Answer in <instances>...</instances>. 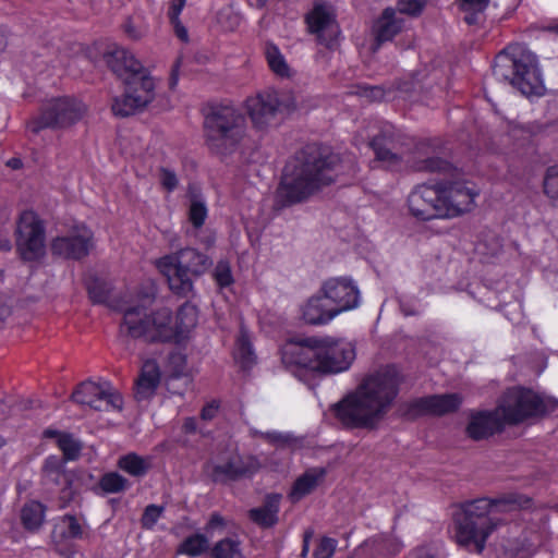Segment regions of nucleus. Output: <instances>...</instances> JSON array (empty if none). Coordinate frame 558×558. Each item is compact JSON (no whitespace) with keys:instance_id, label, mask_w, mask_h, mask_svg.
I'll use <instances>...</instances> for the list:
<instances>
[{"instance_id":"obj_27","label":"nucleus","mask_w":558,"mask_h":558,"mask_svg":"<svg viewBox=\"0 0 558 558\" xmlns=\"http://www.w3.org/2000/svg\"><path fill=\"white\" fill-rule=\"evenodd\" d=\"M160 383V369L158 364L153 361H146L141 369V374L136 380L135 396L138 400L150 398Z\"/></svg>"},{"instance_id":"obj_15","label":"nucleus","mask_w":558,"mask_h":558,"mask_svg":"<svg viewBox=\"0 0 558 558\" xmlns=\"http://www.w3.org/2000/svg\"><path fill=\"white\" fill-rule=\"evenodd\" d=\"M480 191L473 183L452 181L440 184V203L442 218L458 217L471 211Z\"/></svg>"},{"instance_id":"obj_26","label":"nucleus","mask_w":558,"mask_h":558,"mask_svg":"<svg viewBox=\"0 0 558 558\" xmlns=\"http://www.w3.org/2000/svg\"><path fill=\"white\" fill-rule=\"evenodd\" d=\"M333 311L320 293L312 296L302 306V319L310 325H325L336 317Z\"/></svg>"},{"instance_id":"obj_39","label":"nucleus","mask_w":558,"mask_h":558,"mask_svg":"<svg viewBox=\"0 0 558 558\" xmlns=\"http://www.w3.org/2000/svg\"><path fill=\"white\" fill-rule=\"evenodd\" d=\"M208 216V209L205 202L196 196H193L190 201L187 217L189 221L195 229H199L204 226L205 220Z\"/></svg>"},{"instance_id":"obj_37","label":"nucleus","mask_w":558,"mask_h":558,"mask_svg":"<svg viewBox=\"0 0 558 558\" xmlns=\"http://www.w3.org/2000/svg\"><path fill=\"white\" fill-rule=\"evenodd\" d=\"M234 359L242 367H250L254 362V352L250 342L248 333L245 329H241L234 349Z\"/></svg>"},{"instance_id":"obj_29","label":"nucleus","mask_w":558,"mask_h":558,"mask_svg":"<svg viewBox=\"0 0 558 558\" xmlns=\"http://www.w3.org/2000/svg\"><path fill=\"white\" fill-rule=\"evenodd\" d=\"M280 495H268L263 506L250 510V519L262 527H270L278 521Z\"/></svg>"},{"instance_id":"obj_59","label":"nucleus","mask_w":558,"mask_h":558,"mask_svg":"<svg viewBox=\"0 0 558 558\" xmlns=\"http://www.w3.org/2000/svg\"><path fill=\"white\" fill-rule=\"evenodd\" d=\"M222 523V518L218 514H213L209 520V526H215Z\"/></svg>"},{"instance_id":"obj_51","label":"nucleus","mask_w":558,"mask_h":558,"mask_svg":"<svg viewBox=\"0 0 558 558\" xmlns=\"http://www.w3.org/2000/svg\"><path fill=\"white\" fill-rule=\"evenodd\" d=\"M360 97H363L369 101L383 100L385 98V90L380 86H357L355 92Z\"/></svg>"},{"instance_id":"obj_10","label":"nucleus","mask_w":558,"mask_h":558,"mask_svg":"<svg viewBox=\"0 0 558 558\" xmlns=\"http://www.w3.org/2000/svg\"><path fill=\"white\" fill-rule=\"evenodd\" d=\"M556 404L531 389L513 387L508 389L496 408L502 425H517L529 418L554 411Z\"/></svg>"},{"instance_id":"obj_14","label":"nucleus","mask_w":558,"mask_h":558,"mask_svg":"<svg viewBox=\"0 0 558 558\" xmlns=\"http://www.w3.org/2000/svg\"><path fill=\"white\" fill-rule=\"evenodd\" d=\"M72 399L96 411H120L123 407L121 395L108 381H84L72 393Z\"/></svg>"},{"instance_id":"obj_2","label":"nucleus","mask_w":558,"mask_h":558,"mask_svg":"<svg viewBox=\"0 0 558 558\" xmlns=\"http://www.w3.org/2000/svg\"><path fill=\"white\" fill-rule=\"evenodd\" d=\"M341 172L340 158L328 148L306 146L290 160L276 191L275 205L289 207L308 199Z\"/></svg>"},{"instance_id":"obj_56","label":"nucleus","mask_w":558,"mask_h":558,"mask_svg":"<svg viewBox=\"0 0 558 558\" xmlns=\"http://www.w3.org/2000/svg\"><path fill=\"white\" fill-rule=\"evenodd\" d=\"M219 404L217 402H210L205 405L201 412V417L204 421L213 420L218 413Z\"/></svg>"},{"instance_id":"obj_63","label":"nucleus","mask_w":558,"mask_h":558,"mask_svg":"<svg viewBox=\"0 0 558 558\" xmlns=\"http://www.w3.org/2000/svg\"><path fill=\"white\" fill-rule=\"evenodd\" d=\"M44 435H45L46 437H49V438H50V437H58V438H59V435H61V434H60V433H58V432H56V430H52V429H46V430L44 432Z\"/></svg>"},{"instance_id":"obj_40","label":"nucleus","mask_w":558,"mask_h":558,"mask_svg":"<svg viewBox=\"0 0 558 558\" xmlns=\"http://www.w3.org/2000/svg\"><path fill=\"white\" fill-rule=\"evenodd\" d=\"M99 484L102 490L109 494L120 493L129 486L128 480L117 472L105 474Z\"/></svg>"},{"instance_id":"obj_34","label":"nucleus","mask_w":558,"mask_h":558,"mask_svg":"<svg viewBox=\"0 0 558 558\" xmlns=\"http://www.w3.org/2000/svg\"><path fill=\"white\" fill-rule=\"evenodd\" d=\"M213 558H245L241 543L235 537H226L217 542L210 550Z\"/></svg>"},{"instance_id":"obj_47","label":"nucleus","mask_w":558,"mask_h":558,"mask_svg":"<svg viewBox=\"0 0 558 558\" xmlns=\"http://www.w3.org/2000/svg\"><path fill=\"white\" fill-rule=\"evenodd\" d=\"M426 7V0H398L395 10L401 16L407 14L410 16L420 15Z\"/></svg>"},{"instance_id":"obj_18","label":"nucleus","mask_w":558,"mask_h":558,"mask_svg":"<svg viewBox=\"0 0 558 558\" xmlns=\"http://www.w3.org/2000/svg\"><path fill=\"white\" fill-rule=\"evenodd\" d=\"M440 203V185H417L409 194L408 206L410 213L421 220L442 218Z\"/></svg>"},{"instance_id":"obj_8","label":"nucleus","mask_w":558,"mask_h":558,"mask_svg":"<svg viewBox=\"0 0 558 558\" xmlns=\"http://www.w3.org/2000/svg\"><path fill=\"white\" fill-rule=\"evenodd\" d=\"M494 74L509 81L524 96H541L544 92L537 58L531 51L518 49L512 56L498 54Z\"/></svg>"},{"instance_id":"obj_58","label":"nucleus","mask_w":558,"mask_h":558,"mask_svg":"<svg viewBox=\"0 0 558 558\" xmlns=\"http://www.w3.org/2000/svg\"><path fill=\"white\" fill-rule=\"evenodd\" d=\"M12 247L11 241L9 239L0 240V251L8 252Z\"/></svg>"},{"instance_id":"obj_32","label":"nucleus","mask_w":558,"mask_h":558,"mask_svg":"<svg viewBox=\"0 0 558 558\" xmlns=\"http://www.w3.org/2000/svg\"><path fill=\"white\" fill-rule=\"evenodd\" d=\"M46 509L39 501H28L21 510V521L23 526L31 532L39 530L45 521Z\"/></svg>"},{"instance_id":"obj_35","label":"nucleus","mask_w":558,"mask_h":558,"mask_svg":"<svg viewBox=\"0 0 558 558\" xmlns=\"http://www.w3.org/2000/svg\"><path fill=\"white\" fill-rule=\"evenodd\" d=\"M412 168L423 172L451 173L456 169L452 165L436 156L418 157L412 162Z\"/></svg>"},{"instance_id":"obj_12","label":"nucleus","mask_w":558,"mask_h":558,"mask_svg":"<svg viewBox=\"0 0 558 558\" xmlns=\"http://www.w3.org/2000/svg\"><path fill=\"white\" fill-rule=\"evenodd\" d=\"M14 235L16 252L23 260L35 262L45 255V227L34 211L25 210L20 215Z\"/></svg>"},{"instance_id":"obj_50","label":"nucleus","mask_w":558,"mask_h":558,"mask_svg":"<svg viewBox=\"0 0 558 558\" xmlns=\"http://www.w3.org/2000/svg\"><path fill=\"white\" fill-rule=\"evenodd\" d=\"M337 542L330 537H323L316 549L314 550V558H331L335 554Z\"/></svg>"},{"instance_id":"obj_45","label":"nucleus","mask_w":558,"mask_h":558,"mask_svg":"<svg viewBox=\"0 0 558 558\" xmlns=\"http://www.w3.org/2000/svg\"><path fill=\"white\" fill-rule=\"evenodd\" d=\"M58 446L65 460H75L81 452V444L69 434L59 435Z\"/></svg>"},{"instance_id":"obj_3","label":"nucleus","mask_w":558,"mask_h":558,"mask_svg":"<svg viewBox=\"0 0 558 558\" xmlns=\"http://www.w3.org/2000/svg\"><path fill=\"white\" fill-rule=\"evenodd\" d=\"M531 505L530 497L518 493L468 501L453 514L454 541L460 547L481 554L490 534L502 523L496 514L526 509Z\"/></svg>"},{"instance_id":"obj_64","label":"nucleus","mask_w":558,"mask_h":558,"mask_svg":"<svg viewBox=\"0 0 558 558\" xmlns=\"http://www.w3.org/2000/svg\"><path fill=\"white\" fill-rule=\"evenodd\" d=\"M7 40L5 36L2 32H0V52H2L5 49Z\"/></svg>"},{"instance_id":"obj_11","label":"nucleus","mask_w":558,"mask_h":558,"mask_svg":"<svg viewBox=\"0 0 558 558\" xmlns=\"http://www.w3.org/2000/svg\"><path fill=\"white\" fill-rule=\"evenodd\" d=\"M86 112V105L75 97H53L43 104L39 114L29 120L27 128L33 133L44 129L65 130L80 122Z\"/></svg>"},{"instance_id":"obj_17","label":"nucleus","mask_w":558,"mask_h":558,"mask_svg":"<svg viewBox=\"0 0 558 558\" xmlns=\"http://www.w3.org/2000/svg\"><path fill=\"white\" fill-rule=\"evenodd\" d=\"M319 292L336 311V315L356 308L361 302L360 290L349 277L329 278L323 283Z\"/></svg>"},{"instance_id":"obj_38","label":"nucleus","mask_w":558,"mask_h":558,"mask_svg":"<svg viewBox=\"0 0 558 558\" xmlns=\"http://www.w3.org/2000/svg\"><path fill=\"white\" fill-rule=\"evenodd\" d=\"M185 3L186 0H170L168 10V17L173 26L174 33L182 41H187L189 39L187 31L179 19Z\"/></svg>"},{"instance_id":"obj_6","label":"nucleus","mask_w":558,"mask_h":558,"mask_svg":"<svg viewBox=\"0 0 558 558\" xmlns=\"http://www.w3.org/2000/svg\"><path fill=\"white\" fill-rule=\"evenodd\" d=\"M206 143L220 156L233 154L246 134L245 117L233 106H217L206 116Z\"/></svg>"},{"instance_id":"obj_60","label":"nucleus","mask_w":558,"mask_h":558,"mask_svg":"<svg viewBox=\"0 0 558 558\" xmlns=\"http://www.w3.org/2000/svg\"><path fill=\"white\" fill-rule=\"evenodd\" d=\"M8 414V405L0 401V421L3 420Z\"/></svg>"},{"instance_id":"obj_41","label":"nucleus","mask_w":558,"mask_h":558,"mask_svg":"<svg viewBox=\"0 0 558 558\" xmlns=\"http://www.w3.org/2000/svg\"><path fill=\"white\" fill-rule=\"evenodd\" d=\"M86 288L89 298L94 303L106 302L109 294V288L104 280L90 276L86 279Z\"/></svg>"},{"instance_id":"obj_28","label":"nucleus","mask_w":558,"mask_h":558,"mask_svg":"<svg viewBox=\"0 0 558 558\" xmlns=\"http://www.w3.org/2000/svg\"><path fill=\"white\" fill-rule=\"evenodd\" d=\"M404 27V20L393 8H387L375 24V36L378 43L391 40Z\"/></svg>"},{"instance_id":"obj_61","label":"nucleus","mask_w":558,"mask_h":558,"mask_svg":"<svg viewBox=\"0 0 558 558\" xmlns=\"http://www.w3.org/2000/svg\"><path fill=\"white\" fill-rule=\"evenodd\" d=\"M8 166L13 169H19L21 167V161L19 159L12 158L8 161Z\"/></svg>"},{"instance_id":"obj_4","label":"nucleus","mask_w":558,"mask_h":558,"mask_svg":"<svg viewBox=\"0 0 558 558\" xmlns=\"http://www.w3.org/2000/svg\"><path fill=\"white\" fill-rule=\"evenodd\" d=\"M281 360L292 373L306 371L317 375H337L351 367L355 348L342 338L314 336L286 343Z\"/></svg>"},{"instance_id":"obj_13","label":"nucleus","mask_w":558,"mask_h":558,"mask_svg":"<svg viewBox=\"0 0 558 558\" xmlns=\"http://www.w3.org/2000/svg\"><path fill=\"white\" fill-rule=\"evenodd\" d=\"M155 81L147 73H140L126 81L124 94L114 97L111 110L117 117H129L144 110L156 96Z\"/></svg>"},{"instance_id":"obj_31","label":"nucleus","mask_w":558,"mask_h":558,"mask_svg":"<svg viewBox=\"0 0 558 558\" xmlns=\"http://www.w3.org/2000/svg\"><path fill=\"white\" fill-rule=\"evenodd\" d=\"M118 466L134 477H142L150 470L151 458L131 452L119 459Z\"/></svg>"},{"instance_id":"obj_7","label":"nucleus","mask_w":558,"mask_h":558,"mask_svg":"<svg viewBox=\"0 0 558 558\" xmlns=\"http://www.w3.org/2000/svg\"><path fill=\"white\" fill-rule=\"evenodd\" d=\"M210 265L211 260L207 255L190 247L166 255L156 263L158 270L167 278L171 291L181 296L192 294V277L202 276Z\"/></svg>"},{"instance_id":"obj_49","label":"nucleus","mask_w":558,"mask_h":558,"mask_svg":"<svg viewBox=\"0 0 558 558\" xmlns=\"http://www.w3.org/2000/svg\"><path fill=\"white\" fill-rule=\"evenodd\" d=\"M165 508L162 506L149 505L145 508L142 515L141 522L144 529L150 530L155 526L157 521L163 513Z\"/></svg>"},{"instance_id":"obj_23","label":"nucleus","mask_w":558,"mask_h":558,"mask_svg":"<svg viewBox=\"0 0 558 558\" xmlns=\"http://www.w3.org/2000/svg\"><path fill=\"white\" fill-rule=\"evenodd\" d=\"M107 65L120 77L125 81L140 73L147 72L141 62L126 49L116 47L105 54Z\"/></svg>"},{"instance_id":"obj_52","label":"nucleus","mask_w":558,"mask_h":558,"mask_svg":"<svg viewBox=\"0 0 558 558\" xmlns=\"http://www.w3.org/2000/svg\"><path fill=\"white\" fill-rule=\"evenodd\" d=\"M159 181L163 189L172 192L177 189L179 180L177 174L168 168H161L159 171Z\"/></svg>"},{"instance_id":"obj_21","label":"nucleus","mask_w":558,"mask_h":558,"mask_svg":"<svg viewBox=\"0 0 558 558\" xmlns=\"http://www.w3.org/2000/svg\"><path fill=\"white\" fill-rule=\"evenodd\" d=\"M260 464L254 457H241L236 452L220 458L213 466V475L216 481L223 478H236L253 474Z\"/></svg>"},{"instance_id":"obj_48","label":"nucleus","mask_w":558,"mask_h":558,"mask_svg":"<svg viewBox=\"0 0 558 558\" xmlns=\"http://www.w3.org/2000/svg\"><path fill=\"white\" fill-rule=\"evenodd\" d=\"M544 192L554 201H558V168L551 167L544 178Z\"/></svg>"},{"instance_id":"obj_20","label":"nucleus","mask_w":558,"mask_h":558,"mask_svg":"<svg viewBox=\"0 0 558 558\" xmlns=\"http://www.w3.org/2000/svg\"><path fill=\"white\" fill-rule=\"evenodd\" d=\"M462 399L458 393L435 395L415 399L409 403L407 414L411 417L420 415H444L459 409Z\"/></svg>"},{"instance_id":"obj_5","label":"nucleus","mask_w":558,"mask_h":558,"mask_svg":"<svg viewBox=\"0 0 558 558\" xmlns=\"http://www.w3.org/2000/svg\"><path fill=\"white\" fill-rule=\"evenodd\" d=\"M151 303L153 296L146 295L140 304L124 311L122 327L128 335L151 342H180L197 324V308L190 303L183 304L174 317L167 307L148 313Z\"/></svg>"},{"instance_id":"obj_53","label":"nucleus","mask_w":558,"mask_h":558,"mask_svg":"<svg viewBox=\"0 0 558 558\" xmlns=\"http://www.w3.org/2000/svg\"><path fill=\"white\" fill-rule=\"evenodd\" d=\"M4 281V274L0 269V288ZM11 313V295L0 289V322L8 317Z\"/></svg>"},{"instance_id":"obj_42","label":"nucleus","mask_w":558,"mask_h":558,"mask_svg":"<svg viewBox=\"0 0 558 558\" xmlns=\"http://www.w3.org/2000/svg\"><path fill=\"white\" fill-rule=\"evenodd\" d=\"M213 278L219 288L230 287L233 282L231 265L227 259L219 260L213 271Z\"/></svg>"},{"instance_id":"obj_1","label":"nucleus","mask_w":558,"mask_h":558,"mask_svg":"<svg viewBox=\"0 0 558 558\" xmlns=\"http://www.w3.org/2000/svg\"><path fill=\"white\" fill-rule=\"evenodd\" d=\"M399 385V374L392 366L368 374L354 391L335 404V415L347 427L376 429L391 410Z\"/></svg>"},{"instance_id":"obj_44","label":"nucleus","mask_w":558,"mask_h":558,"mask_svg":"<svg viewBox=\"0 0 558 558\" xmlns=\"http://www.w3.org/2000/svg\"><path fill=\"white\" fill-rule=\"evenodd\" d=\"M488 4V0H462L461 9L466 12L464 21L472 25L477 23L478 14L482 13Z\"/></svg>"},{"instance_id":"obj_24","label":"nucleus","mask_w":558,"mask_h":558,"mask_svg":"<svg viewBox=\"0 0 558 558\" xmlns=\"http://www.w3.org/2000/svg\"><path fill=\"white\" fill-rule=\"evenodd\" d=\"M87 526L74 515L65 514L54 525L52 541L58 550L63 554L62 545L70 539H83L87 536Z\"/></svg>"},{"instance_id":"obj_33","label":"nucleus","mask_w":558,"mask_h":558,"mask_svg":"<svg viewBox=\"0 0 558 558\" xmlns=\"http://www.w3.org/2000/svg\"><path fill=\"white\" fill-rule=\"evenodd\" d=\"M264 54L272 73L280 77H290L291 69L279 48L272 43H266Z\"/></svg>"},{"instance_id":"obj_22","label":"nucleus","mask_w":558,"mask_h":558,"mask_svg":"<svg viewBox=\"0 0 558 558\" xmlns=\"http://www.w3.org/2000/svg\"><path fill=\"white\" fill-rule=\"evenodd\" d=\"M376 160L387 169H399L403 162L402 153L397 148V142L391 126H386L371 142Z\"/></svg>"},{"instance_id":"obj_62","label":"nucleus","mask_w":558,"mask_h":558,"mask_svg":"<svg viewBox=\"0 0 558 558\" xmlns=\"http://www.w3.org/2000/svg\"><path fill=\"white\" fill-rule=\"evenodd\" d=\"M308 537H310V535H306L305 538H304L303 550H302V556L303 557L306 556L307 553H308V547H310V545H308Z\"/></svg>"},{"instance_id":"obj_54","label":"nucleus","mask_w":558,"mask_h":558,"mask_svg":"<svg viewBox=\"0 0 558 558\" xmlns=\"http://www.w3.org/2000/svg\"><path fill=\"white\" fill-rule=\"evenodd\" d=\"M411 558H445L440 548L436 546H423L416 548Z\"/></svg>"},{"instance_id":"obj_46","label":"nucleus","mask_w":558,"mask_h":558,"mask_svg":"<svg viewBox=\"0 0 558 558\" xmlns=\"http://www.w3.org/2000/svg\"><path fill=\"white\" fill-rule=\"evenodd\" d=\"M43 471L48 480L59 483L64 472V462L56 456H50L45 460Z\"/></svg>"},{"instance_id":"obj_55","label":"nucleus","mask_w":558,"mask_h":558,"mask_svg":"<svg viewBox=\"0 0 558 558\" xmlns=\"http://www.w3.org/2000/svg\"><path fill=\"white\" fill-rule=\"evenodd\" d=\"M124 32L132 39H140L145 35V29L137 27L132 21L124 24Z\"/></svg>"},{"instance_id":"obj_16","label":"nucleus","mask_w":558,"mask_h":558,"mask_svg":"<svg viewBox=\"0 0 558 558\" xmlns=\"http://www.w3.org/2000/svg\"><path fill=\"white\" fill-rule=\"evenodd\" d=\"M305 21L310 33L315 35L319 44L328 48L335 45L340 28L336 19V11L330 3L315 1L306 14Z\"/></svg>"},{"instance_id":"obj_36","label":"nucleus","mask_w":558,"mask_h":558,"mask_svg":"<svg viewBox=\"0 0 558 558\" xmlns=\"http://www.w3.org/2000/svg\"><path fill=\"white\" fill-rule=\"evenodd\" d=\"M209 549L208 538L199 533L186 537L179 546L178 553L190 557H197Z\"/></svg>"},{"instance_id":"obj_43","label":"nucleus","mask_w":558,"mask_h":558,"mask_svg":"<svg viewBox=\"0 0 558 558\" xmlns=\"http://www.w3.org/2000/svg\"><path fill=\"white\" fill-rule=\"evenodd\" d=\"M168 369L172 378L184 377L185 383L190 381L186 371V356L181 352H173L168 359Z\"/></svg>"},{"instance_id":"obj_25","label":"nucleus","mask_w":558,"mask_h":558,"mask_svg":"<svg viewBox=\"0 0 558 558\" xmlns=\"http://www.w3.org/2000/svg\"><path fill=\"white\" fill-rule=\"evenodd\" d=\"M502 426L496 410L493 412H477L470 416L466 433L472 439L480 440L493 435Z\"/></svg>"},{"instance_id":"obj_30","label":"nucleus","mask_w":558,"mask_h":558,"mask_svg":"<svg viewBox=\"0 0 558 558\" xmlns=\"http://www.w3.org/2000/svg\"><path fill=\"white\" fill-rule=\"evenodd\" d=\"M325 470L320 468L310 469L294 483L290 497L298 501L313 492L324 480Z\"/></svg>"},{"instance_id":"obj_9","label":"nucleus","mask_w":558,"mask_h":558,"mask_svg":"<svg viewBox=\"0 0 558 558\" xmlns=\"http://www.w3.org/2000/svg\"><path fill=\"white\" fill-rule=\"evenodd\" d=\"M244 109L254 129L266 131L279 117L295 111L296 100L292 93L266 88L246 98Z\"/></svg>"},{"instance_id":"obj_57","label":"nucleus","mask_w":558,"mask_h":558,"mask_svg":"<svg viewBox=\"0 0 558 558\" xmlns=\"http://www.w3.org/2000/svg\"><path fill=\"white\" fill-rule=\"evenodd\" d=\"M196 420L194 417H186L183 423V430L185 433H194L196 430Z\"/></svg>"},{"instance_id":"obj_19","label":"nucleus","mask_w":558,"mask_h":558,"mask_svg":"<svg viewBox=\"0 0 558 558\" xmlns=\"http://www.w3.org/2000/svg\"><path fill=\"white\" fill-rule=\"evenodd\" d=\"M92 246V231L81 226L68 235L56 238L51 242V252L65 258L81 259L88 255Z\"/></svg>"}]
</instances>
